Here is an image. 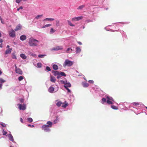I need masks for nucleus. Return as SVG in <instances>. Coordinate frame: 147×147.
<instances>
[{
    "label": "nucleus",
    "mask_w": 147,
    "mask_h": 147,
    "mask_svg": "<svg viewBox=\"0 0 147 147\" xmlns=\"http://www.w3.org/2000/svg\"><path fill=\"white\" fill-rule=\"evenodd\" d=\"M0 47L1 48H2L3 47L2 43H1V44L0 45Z\"/></svg>",
    "instance_id": "680f3d73"
},
{
    "label": "nucleus",
    "mask_w": 147,
    "mask_h": 147,
    "mask_svg": "<svg viewBox=\"0 0 147 147\" xmlns=\"http://www.w3.org/2000/svg\"><path fill=\"white\" fill-rule=\"evenodd\" d=\"M54 20V19L52 18H46L43 21H51Z\"/></svg>",
    "instance_id": "aec40b11"
},
{
    "label": "nucleus",
    "mask_w": 147,
    "mask_h": 147,
    "mask_svg": "<svg viewBox=\"0 0 147 147\" xmlns=\"http://www.w3.org/2000/svg\"><path fill=\"white\" fill-rule=\"evenodd\" d=\"M19 10H20V9L19 8L17 9V10L18 11H19Z\"/></svg>",
    "instance_id": "338daca9"
},
{
    "label": "nucleus",
    "mask_w": 147,
    "mask_h": 147,
    "mask_svg": "<svg viewBox=\"0 0 147 147\" xmlns=\"http://www.w3.org/2000/svg\"><path fill=\"white\" fill-rule=\"evenodd\" d=\"M39 41L33 37H31L29 39L28 43L30 46L35 47L37 46Z\"/></svg>",
    "instance_id": "f03ea898"
},
{
    "label": "nucleus",
    "mask_w": 147,
    "mask_h": 147,
    "mask_svg": "<svg viewBox=\"0 0 147 147\" xmlns=\"http://www.w3.org/2000/svg\"><path fill=\"white\" fill-rule=\"evenodd\" d=\"M20 102L22 103L24 102V100L22 98H20L19 99Z\"/></svg>",
    "instance_id": "c03bdc74"
},
{
    "label": "nucleus",
    "mask_w": 147,
    "mask_h": 147,
    "mask_svg": "<svg viewBox=\"0 0 147 147\" xmlns=\"http://www.w3.org/2000/svg\"><path fill=\"white\" fill-rule=\"evenodd\" d=\"M6 80L0 78V90L2 89L3 83L5 82Z\"/></svg>",
    "instance_id": "6e6552de"
},
{
    "label": "nucleus",
    "mask_w": 147,
    "mask_h": 147,
    "mask_svg": "<svg viewBox=\"0 0 147 147\" xmlns=\"http://www.w3.org/2000/svg\"><path fill=\"white\" fill-rule=\"evenodd\" d=\"M20 121L22 123H23V119L22 118H20Z\"/></svg>",
    "instance_id": "6e6d98bb"
},
{
    "label": "nucleus",
    "mask_w": 147,
    "mask_h": 147,
    "mask_svg": "<svg viewBox=\"0 0 147 147\" xmlns=\"http://www.w3.org/2000/svg\"><path fill=\"white\" fill-rule=\"evenodd\" d=\"M50 78L51 81L52 82L55 83V78L51 76H50Z\"/></svg>",
    "instance_id": "393cba45"
},
{
    "label": "nucleus",
    "mask_w": 147,
    "mask_h": 147,
    "mask_svg": "<svg viewBox=\"0 0 147 147\" xmlns=\"http://www.w3.org/2000/svg\"><path fill=\"white\" fill-rule=\"evenodd\" d=\"M56 75H57V78L59 79L61 77V76L59 74V72L58 71H56Z\"/></svg>",
    "instance_id": "4be33fe9"
},
{
    "label": "nucleus",
    "mask_w": 147,
    "mask_h": 147,
    "mask_svg": "<svg viewBox=\"0 0 147 147\" xmlns=\"http://www.w3.org/2000/svg\"><path fill=\"white\" fill-rule=\"evenodd\" d=\"M45 56H46L45 55H38V57L39 58H43Z\"/></svg>",
    "instance_id": "e433bc0d"
},
{
    "label": "nucleus",
    "mask_w": 147,
    "mask_h": 147,
    "mask_svg": "<svg viewBox=\"0 0 147 147\" xmlns=\"http://www.w3.org/2000/svg\"><path fill=\"white\" fill-rule=\"evenodd\" d=\"M81 49L79 47H77L76 48V53H79L81 52Z\"/></svg>",
    "instance_id": "b1692460"
},
{
    "label": "nucleus",
    "mask_w": 147,
    "mask_h": 147,
    "mask_svg": "<svg viewBox=\"0 0 147 147\" xmlns=\"http://www.w3.org/2000/svg\"><path fill=\"white\" fill-rule=\"evenodd\" d=\"M14 66H15V69H17L18 68L17 67V66H16V64H15L14 65Z\"/></svg>",
    "instance_id": "052dcab7"
},
{
    "label": "nucleus",
    "mask_w": 147,
    "mask_h": 147,
    "mask_svg": "<svg viewBox=\"0 0 147 147\" xmlns=\"http://www.w3.org/2000/svg\"><path fill=\"white\" fill-rule=\"evenodd\" d=\"M28 121L29 123H31L33 121V119L32 118L29 117L27 118Z\"/></svg>",
    "instance_id": "c85d7f7f"
},
{
    "label": "nucleus",
    "mask_w": 147,
    "mask_h": 147,
    "mask_svg": "<svg viewBox=\"0 0 147 147\" xmlns=\"http://www.w3.org/2000/svg\"><path fill=\"white\" fill-rule=\"evenodd\" d=\"M28 126L30 127H34V125H31L30 124H28Z\"/></svg>",
    "instance_id": "8fccbe9b"
},
{
    "label": "nucleus",
    "mask_w": 147,
    "mask_h": 147,
    "mask_svg": "<svg viewBox=\"0 0 147 147\" xmlns=\"http://www.w3.org/2000/svg\"><path fill=\"white\" fill-rule=\"evenodd\" d=\"M78 42V43L80 45H81L82 44V42H80L78 41V42Z\"/></svg>",
    "instance_id": "5fc2aeb1"
},
{
    "label": "nucleus",
    "mask_w": 147,
    "mask_h": 147,
    "mask_svg": "<svg viewBox=\"0 0 147 147\" xmlns=\"http://www.w3.org/2000/svg\"><path fill=\"white\" fill-rule=\"evenodd\" d=\"M47 124H45L42 126L41 128L45 132H49L50 131V127H51L53 125V123L50 121L47 122Z\"/></svg>",
    "instance_id": "f257e3e1"
},
{
    "label": "nucleus",
    "mask_w": 147,
    "mask_h": 147,
    "mask_svg": "<svg viewBox=\"0 0 147 147\" xmlns=\"http://www.w3.org/2000/svg\"><path fill=\"white\" fill-rule=\"evenodd\" d=\"M18 80L20 81H21L23 79V77L22 76H20L18 77Z\"/></svg>",
    "instance_id": "58836bf2"
},
{
    "label": "nucleus",
    "mask_w": 147,
    "mask_h": 147,
    "mask_svg": "<svg viewBox=\"0 0 147 147\" xmlns=\"http://www.w3.org/2000/svg\"><path fill=\"white\" fill-rule=\"evenodd\" d=\"M56 24L57 26H59L60 25L59 24V22L58 21H57L56 22Z\"/></svg>",
    "instance_id": "a18cd8bd"
},
{
    "label": "nucleus",
    "mask_w": 147,
    "mask_h": 147,
    "mask_svg": "<svg viewBox=\"0 0 147 147\" xmlns=\"http://www.w3.org/2000/svg\"><path fill=\"white\" fill-rule=\"evenodd\" d=\"M58 69V66L57 65H56V70L57 69Z\"/></svg>",
    "instance_id": "bf43d9fd"
},
{
    "label": "nucleus",
    "mask_w": 147,
    "mask_h": 147,
    "mask_svg": "<svg viewBox=\"0 0 147 147\" xmlns=\"http://www.w3.org/2000/svg\"><path fill=\"white\" fill-rule=\"evenodd\" d=\"M52 50H55V48H53L52 49Z\"/></svg>",
    "instance_id": "69168bd1"
},
{
    "label": "nucleus",
    "mask_w": 147,
    "mask_h": 147,
    "mask_svg": "<svg viewBox=\"0 0 147 147\" xmlns=\"http://www.w3.org/2000/svg\"><path fill=\"white\" fill-rule=\"evenodd\" d=\"M63 49V47L62 46H57L56 47V50H62Z\"/></svg>",
    "instance_id": "412c9836"
},
{
    "label": "nucleus",
    "mask_w": 147,
    "mask_h": 147,
    "mask_svg": "<svg viewBox=\"0 0 147 147\" xmlns=\"http://www.w3.org/2000/svg\"><path fill=\"white\" fill-rule=\"evenodd\" d=\"M88 82L91 84H93L94 83V82L92 80H90L88 81Z\"/></svg>",
    "instance_id": "49530a36"
},
{
    "label": "nucleus",
    "mask_w": 147,
    "mask_h": 147,
    "mask_svg": "<svg viewBox=\"0 0 147 147\" xmlns=\"http://www.w3.org/2000/svg\"><path fill=\"white\" fill-rule=\"evenodd\" d=\"M65 88L67 90L68 92H71V90L68 88Z\"/></svg>",
    "instance_id": "09e8293b"
},
{
    "label": "nucleus",
    "mask_w": 147,
    "mask_h": 147,
    "mask_svg": "<svg viewBox=\"0 0 147 147\" xmlns=\"http://www.w3.org/2000/svg\"><path fill=\"white\" fill-rule=\"evenodd\" d=\"M2 129L3 130L2 133L3 135L4 136H7L6 134H7V132L6 131H4V129L3 128H2Z\"/></svg>",
    "instance_id": "c756f323"
},
{
    "label": "nucleus",
    "mask_w": 147,
    "mask_h": 147,
    "mask_svg": "<svg viewBox=\"0 0 147 147\" xmlns=\"http://www.w3.org/2000/svg\"><path fill=\"white\" fill-rule=\"evenodd\" d=\"M59 74L61 75V76H66V74H65V73L64 72H59Z\"/></svg>",
    "instance_id": "cd10ccee"
},
{
    "label": "nucleus",
    "mask_w": 147,
    "mask_h": 147,
    "mask_svg": "<svg viewBox=\"0 0 147 147\" xmlns=\"http://www.w3.org/2000/svg\"><path fill=\"white\" fill-rule=\"evenodd\" d=\"M21 1L20 0H16V3H19Z\"/></svg>",
    "instance_id": "de8ad7c7"
},
{
    "label": "nucleus",
    "mask_w": 147,
    "mask_h": 147,
    "mask_svg": "<svg viewBox=\"0 0 147 147\" xmlns=\"http://www.w3.org/2000/svg\"><path fill=\"white\" fill-rule=\"evenodd\" d=\"M26 36L25 35H22L20 36V39L22 41L25 40L26 39Z\"/></svg>",
    "instance_id": "2eb2a0df"
},
{
    "label": "nucleus",
    "mask_w": 147,
    "mask_h": 147,
    "mask_svg": "<svg viewBox=\"0 0 147 147\" xmlns=\"http://www.w3.org/2000/svg\"><path fill=\"white\" fill-rule=\"evenodd\" d=\"M20 9H23V7H22V6H20L19 8Z\"/></svg>",
    "instance_id": "e2e57ef3"
},
{
    "label": "nucleus",
    "mask_w": 147,
    "mask_h": 147,
    "mask_svg": "<svg viewBox=\"0 0 147 147\" xmlns=\"http://www.w3.org/2000/svg\"><path fill=\"white\" fill-rule=\"evenodd\" d=\"M102 100L103 102H105L106 101V99L105 98H103L102 99Z\"/></svg>",
    "instance_id": "a19ab883"
},
{
    "label": "nucleus",
    "mask_w": 147,
    "mask_h": 147,
    "mask_svg": "<svg viewBox=\"0 0 147 147\" xmlns=\"http://www.w3.org/2000/svg\"><path fill=\"white\" fill-rule=\"evenodd\" d=\"M83 18V17L82 16H79L78 17H76L75 18H72V21H77L80 20Z\"/></svg>",
    "instance_id": "9d476101"
},
{
    "label": "nucleus",
    "mask_w": 147,
    "mask_h": 147,
    "mask_svg": "<svg viewBox=\"0 0 147 147\" xmlns=\"http://www.w3.org/2000/svg\"><path fill=\"white\" fill-rule=\"evenodd\" d=\"M11 56L12 59H17V57L15 55V52H13L11 54Z\"/></svg>",
    "instance_id": "6ab92c4d"
},
{
    "label": "nucleus",
    "mask_w": 147,
    "mask_h": 147,
    "mask_svg": "<svg viewBox=\"0 0 147 147\" xmlns=\"http://www.w3.org/2000/svg\"><path fill=\"white\" fill-rule=\"evenodd\" d=\"M12 50V48H10V49H6L5 52V54L6 55H7L9 54H10L11 53V51Z\"/></svg>",
    "instance_id": "f8f14e48"
},
{
    "label": "nucleus",
    "mask_w": 147,
    "mask_h": 147,
    "mask_svg": "<svg viewBox=\"0 0 147 147\" xmlns=\"http://www.w3.org/2000/svg\"><path fill=\"white\" fill-rule=\"evenodd\" d=\"M18 108L20 110H24L26 109V106L24 104L23 105L18 104Z\"/></svg>",
    "instance_id": "423d86ee"
},
{
    "label": "nucleus",
    "mask_w": 147,
    "mask_h": 147,
    "mask_svg": "<svg viewBox=\"0 0 147 147\" xmlns=\"http://www.w3.org/2000/svg\"><path fill=\"white\" fill-rule=\"evenodd\" d=\"M65 85L64 86L65 88L70 87H71V85L69 82H67V81H65Z\"/></svg>",
    "instance_id": "ddd939ff"
},
{
    "label": "nucleus",
    "mask_w": 147,
    "mask_h": 147,
    "mask_svg": "<svg viewBox=\"0 0 147 147\" xmlns=\"http://www.w3.org/2000/svg\"><path fill=\"white\" fill-rule=\"evenodd\" d=\"M61 105L62 107L64 108H66L68 105V104L67 103L66 101H65L64 103H62V102L61 101H59L56 104L57 105L58 107L60 106Z\"/></svg>",
    "instance_id": "20e7f679"
},
{
    "label": "nucleus",
    "mask_w": 147,
    "mask_h": 147,
    "mask_svg": "<svg viewBox=\"0 0 147 147\" xmlns=\"http://www.w3.org/2000/svg\"><path fill=\"white\" fill-rule=\"evenodd\" d=\"M51 26V24H47L45 25V26H43L42 27V28H45L47 27H49L50 26Z\"/></svg>",
    "instance_id": "7c9ffc66"
},
{
    "label": "nucleus",
    "mask_w": 147,
    "mask_h": 147,
    "mask_svg": "<svg viewBox=\"0 0 147 147\" xmlns=\"http://www.w3.org/2000/svg\"><path fill=\"white\" fill-rule=\"evenodd\" d=\"M55 90V88L52 87V86H50L48 89V91L51 93H53Z\"/></svg>",
    "instance_id": "9b49d317"
},
{
    "label": "nucleus",
    "mask_w": 147,
    "mask_h": 147,
    "mask_svg": "<svg viewBox=\"0 0 147 147\" xmlns=\"http://www.w3.org/2000/svg\"><path fill=\"white\" fill-rule=\"evenodd\" d=\"M52 73L53 74V75L54 76H55V71H52Z\"/></svg>",
    "instance_id": "864d4df0"
},
{
    "label": "nucleus",
    "mask_w": 147,
    "mask_h": 147,
    "mask_svg": "<svg viewBox=\"0 0 147 147\" xmlns=\"http://www.w3.org/2000/svg\"><path fill=\"white\" fill-rule=\"evenodd\" d=\"M42 16V15H38L35 17V18L36 19H39V18H41Z\"/></svg>",
    "instance_id": "473e14b6"
},
{
    "label": "nucleus",
    "mask_w": 147,
    "mask_h": 147,
    "mask_svg": "<svg viewBox=\"0 0 147 147\" xmlns=\"http://www.w3.org/2000/svg\"><path fill=\"white\" fill-rule=\"evenodd\" d=\"M28 54L34 57H35L36 56V54L30 51L28 52Z\"/></svg>",
    "instance_id": "5701e85b"
},
{
    "label": "nucleus",
    "mask_w": 147,
    "mask_h": 147,
    "mask_svg": "<svg viewBox=\"0 0 147 147\" xmlns=\"http://www.w3.org/2000/svg\"><path fill=\"white\" fill-rule=\"evenodd\" d=\"M37 67L38 68H40L42 66V64L40 63H38L37 64Z\"/></svg>",
    "instance_id": "72a5a7b5"
},
{
    "label": "nucleus",
    "mask_w": 147,
    "mask_h": 147,
    "mask_svg": "<svg viewBox=\"0 0 147 147\" xmlns=\"http://www.w3.org/2000/svg\"><path fill=\"white\" fill-rule=\"evenodd\" d=\"M111 107L114 109H117L118 108L116 106L114 105H112L111 106Z\"/></svg>",
    "instance_id": "f704fd0d"
},
{
    "label": "nucleus",
    "mask_w": 147,
    "mask_h": 147,
    "mask_svg": "<svg viewBox=\"0 0 147 147\" xmlns=\"http://www.w3.org/2000/svg\"><path fill=\"white\" fill-rule=\"evenodd\" d=\"M15 71L16 73L20 74H22V71L19 68L15 69Z\"/></svg>",
    "instance_id": "4468645a"
},
{
    "label": "nucleus",
    "mask_w": 147,
    "mask_h": 147,
    "mask_svg": "<svg viewBox=\"0 0 147 147\" xmlns=\"http://www.w3.org/2000/svg\"><path fill=\"white\" fill-rule=\"evenodd\" d=\"M67 22H68V24L71 26H75L74 25L72 24L70 21L67 20Z\"/></svg>",
    "instance_id": "2f4dec72"
},
{
    "label": "nucleus",
    "mask_w": 147,
    "mask_h": 147,
    "mask_svg": "<svg viewBox=\"0 0 147 147\" xmlns=\"http://www.w3.org/2000/svg\"><path fill=\"white\" fill-rule=\"evenodd\" d=\"M45 70L47 71H50L51 69L48 66H47L45 69Z\"/></svg>",
    "instance_id": "4c0bfd02"
},
{
    "label": "nucleus",
    "mask_w": 147,
    "mask_h": 147,
    "mask_svg": "<svg viewBox=\"0 0 147 147\" xmlns=\"http://www.w3.org/2000/svg\"><path fill=\"white\" fill-rule=\"evenodd\" d=\"M106 97L107 99V102L109 105L112 104L113 103L112 101H114L113 98L108 96H106Z\"/></svg>",
    "instance_id": "39448f33"
},
{
    "label": "nucleus",
    "mask_w": 147,
    "mask_h": 147,
    "mask_svg": "<svg viewBox=\"0 0 147 147\" xmlns=\"http://www.w3.org/2000/svg\"><path fill=\"white\" fill-rule=\"evenodd\" d=\"M70 50H71V51H72V49L70 48H67V50H66V52L67 53H68V51H70Z\"/></svg>",
    "instance_id": "37998d69"
},
{
    "label": "nucleus",
    "mask_w": 147,
    "mask_h": 147,
    "mask_svg": "<svg viewBox=\"0 0 147 147\" xmlns=\"http://www.w3.org/2000/svg\"><path fill=\"white\" fill-rule=\"evenodd\" d=\"M9 46L8 45H7L6 47V48H7L8 49H10V48H9Z\"/></svg>",
    "instance_id": "4d7b16f0"
},
{
    "label": "nucleus",
    "mask_w": 147,
    "mask_h": 147,
    "mask_svg": "<svg viewBox=\"0 0 147 147\" xmlns=\"http://www.w3.org/2000/svg\"><path fill=\"white\" fill-rule=\"evenodd\" d=\"M8 137L9 140L13 142L16 143V142L14 141L13 137L11 133L8 135Z\"/></svg>",
    "instance_id": "1a4fd4ad"
},
{
    "label": "nucleus",
    "mask_w": 147,
    "mask_h": 147,
    "mask_svg": "<svg viewBox=\"0 0 147 147\" xmlns=\"http://www.w3.org/2000/svg\"><path fill=\"white\" fill-rule=\"evenodd\" d=\"M0 124L3 127H5L6 126V125L5 123H2Z\"/></svg>",
    "instance_id": "79ce46f5"
},
{
    "label": "nucleus",
    "mask_w": 147,
    "mask_h": 147,
    "mask_svg": "<svg viewBox=\"0 0 147 147\" xmlns=\"http://www.w3.org/2000/svg\"><path fill=\"white\" fill-rule=\"evenodd\" d=\"M131 104L133 105L134 106H136L139 105H140V103L138 102H134L132 103Z\"/></svg>",
    "instance_id": "a878e982"
},
{
    "label": "nucleus",
    "mask_w": 147,
    "mask_h": 147,
    "mask_svg": "<svg viewBox=\"0 0 147 147\" xmlns=\"http://www.w3.org/2000/svg\"><path fill=\"white\" fill-rule=\"evenodd\" d=\"M22 27V26L21 25L19 24L17 25L16 27V28L15 29V31H17L18 30H19L21 29Z\"/></svg>",
    "instance_id": "dca6fc26"
},
{
    "label": "nucleus",
    "mask_w": 147,
    "mask_h": 147,
    "mask_svg": "<svg viewBox=\"0 0 147 147\" xmlns=\"http://www.w3.org/2000/svg\"><path fill=\"white\" fill-rule=\"evenodd\" d=\"M55 32V30H54L53 28H51L50 32V34H52Z\"/></svg>",
    "instance_id": "c9c22d12"
},
{
    "label": "nucleus",
    "mask_w": 147,
    "mask_h": 147,
    "mask_svg": "<svg viewBox=\"0 0 147 147\" xmlns=\"http://www.w3.org/2000/svg\"><path fill=\"white\" fill-rule=\"evenodd\" d=\"M0 20H1V23L2 24H4V21L1 18H0Z\"/></svg>",
    "instance_id": "3c124183"
},
{
    "label": "nucleus",
    "mask_w": 147,
    "mask_h": 147,
    "mask_svg": "<svg viewBox=\"0 0 147 147\" xmlns=\"http://www.w3.org/2000/svg\"><path fill=\"white\" fill-rule=\"evenodd\" d=\"M60 82L61 83V84H64L65 85L66 82L65 81H64L61 80L60 81Z\"/></svg>",
    "instance_id": "ea45409f"
},
{
    "label": "nucleus",
    "mask_w": 147,
    "mask_h": 147,
    "mask_svg": "<svg viewBox=\"0 0 147 147\" xmlns=\"http://www.w3.org/2000/svg\"><path fill=\"white\" fill-rule=\"evenodd\" d=\"M82 84L83 86V87L85 88L89 86L88 84L85 82H82Z\"/></svg>",
    "instance_id": "a211bd4d"
},
{
    "label": "nucleus",
    "mask_w": 147,
    "mask_h": 147,
    "mask_svg": "<svg viewBox=\"0 0 147 147\" xmlns=\"http://www.w3.org/2000/svg\"><path fill=\"white\" fill-rule=\"evenodd\" d=\"M2 72L1 70H0V75L2 74Z\"/></svg>",
    "instance_id": "0e129e2a"
},
{
    "label": "nucleus",
    "mask_w": 147,
    "mask_h": 147,
    "mask_svg": "<svg viewBox=\"0 0 147 147\" xmlns=\"http://www.w3.org/2000/svg\"><path fill=\"white\" fill-rule=\"evenodd\" d=\"M20 56L23 59L25 60L27 58V57L24 54H21Z\"/></svg>",
    "instance_id": "f3484780"
},
{
    "label": "nucleus",
    "mask_w": 147,
    "mask_h": 147,
    "mask_svg": "<svg viewBox=\"0 0 147 147\" xmlns=\"http://www.w3.org/2000/svg\"><path fill=\"white\" fill-rule=\"evenodd\" d=\"M85 6V5H82L79 6L78 8L77 9H82L83 8H84Z\"/></svg>",
    "instance_id": "bb28decb"
},
{
    "label": "nucleus",
    "mask_w": 147,
    "mask_h": 147,
    "mask_svg": "<svg viewBox=\"0 0 147 147\" xmlns=\"http://www.w3.org/2000/svg\"><path fill=\"white\" fill-rule=\"evenodd\" d=\"M3 41L2 39H0V43H2Z\"/></svg>",
    "instance_id": "13d9d810"
},
{
    "label": "nucleus",
    "mask_w": 147,
    "mask_h": 147,
    "mask_svg": "<svg viewBox=\"0 0 147 147\" xmlns=\"http://www.w3.org/2000/svg\"><path fill=\"white\" fill-rule=\"evenodd\" d=\"M10 147H13V146H10Z\"/></svg>",
    "instance_id": "774afa93"
},
{
    "label": "nucleus",
    "mask_w": 147,
    "mask_h": 147,
    "mask_svg": "<svg viewBox=\"0 0 147 147\" xmlns=\"http://www.w3.org/2000/svg\"><path fill=\"white\" fill-rule=\"evenodd\" d=\"M73 64V62L71 61L68 59H66L65 60L64 63L63 64L64 67H70Z\"/></svg>",
    "instance_id": "7ed1b4c3"
},
{
    "label": "nucleus",
    "mask_w": 147,
    "mask_h": 147,
    "mask_svg": "<svg viewBox=\"0 0 147 147\" xmlns=\"http://www.w3.org/2000/svg\"><path fill=\"white\" fill-rule=\"evenodd\" d=\"M9 34L10 36L12 37H14L16 36V34L15 31L13 29L9 31Z\"/></svg>",
    "instance_id": "0eeeda50"
},
{
    "label": "nucleus",
    "mask_w": 147,
    "mask_h": 147,
    "mask_svg": "<svg viewBox=\"0 0 147 147\" xmlns=\"http://www.w3.org/2000/svg\"><path fill=\"white\" fill-rule=\"evenodd\" d=\"M53 67L54 70H55V64H53Z\"/></svg>",
    "instance_id": "603ef678"
}]
</instances>
